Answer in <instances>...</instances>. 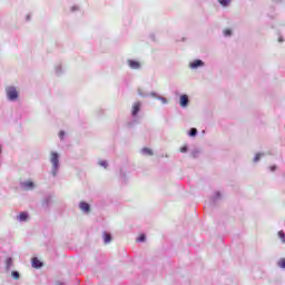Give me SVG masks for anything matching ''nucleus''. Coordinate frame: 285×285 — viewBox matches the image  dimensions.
<instances>
[{
	"mask_svg": "<svg viewBox=\"0 0 285 285\" xmlns=\"http://www.w3.org/2000/svg\"><path fill=\"white\" fill-rule=\"evenodd\" d=\"M50 161L53 166V175H57V170H59V154L52 151L51 157H50Z\"/></svg>",
	"mask_w": 285,
	"mask_h": 285,
	"instance_id": "f03ea898",
	"label": "nucleus"
},
{
	"mask_svg": "<svg viewBox=\"0 0 285 285\" xmlns=\"http://www.w3.org/2000/svg\"><path fill=\"white\" fill-rule=\"evenodd\" d=\"M22 186L26 188V190H30L32 188H35V183H32V180H28L22 183Z\"/></svg>",
	"mask_w": 285,
	"mask_h": 285,
	"instance_id": "6e6552de",
	"label": "nucleus"
},
{
	"mask_svg": "<svg viewBox=\"0 0 285 285\" xmlns=\"http://www.w3.org/2000/svg\"><path fill=\"white\" fill-rule=\"evenodd\" d=\"M79 208H80V210H82V213H90V204H88L86 202H81L79 204Z\"/></svg>",
	"mask_w": 285,
	"mask_h": 285,
	"instance_id": "39448f33",
	"label": "nucleus"
},
{
	"mask_svg": "<svg viewBox=\"0 0 285 285\" xmlns=\"http://www.w3.org/2000/svg\"><path fill=\"white\" fill-rule=\"evenodd\" d=\"M104 242L105 244H110L112 242V236H110V234L108 233H104Z\"/></svg>",
	"mask_w": 285,
	"mask_h": 285,
	"instance_id": "9d476101",
	"label": "nucleus"
},
{
	"mask_svg": "<svg viewBox=\"0 0 285 285\" xmlns=\"http://www.w3.org/2000/svg\"><path fill=\"white\" fill-rule=\"evenodd\" d=\"M31 266H32V268H41L43 266V263H41V261H39V258L35 257L31 261Z\"/></svg>",
	"mask_w": 285,
	"mask_h": 285,
	"instance_id": "423d86ee",
	"label": "nucleus"
},
{
	"mask_svg": "<svg viewBox=\"0 0 285 285\" xmlns=\"http://www.w3.org/2000/svg\"><path fill=\"white\" fill-rule=\"evenodd\" d=\"M262 158V154H256L254 157V161H258Z\"/></svg>",
	"mask_w": 285,
	"mask_h": 285,
	"instance_id": "4be33fe9",
	"label": "nucleus"
},
{
	"mask_svg": "<svg viewBox=\"0 0 285 285\" xmlns=\"http://www.w3.org/2000/svg\"><path fill=\"white\" fill-rule=\"evenodd\" d=\"M137 242H146V235H140Z\"/></svg>",
	"mask_w": 285,
	"mask_h": 285,
	"instance_id": "412c9836",
	"label": "nucleus"
},
{
	"mask_svg": "<svg viewBox=\"0 0 285 285\" xmlns=\"http://www.w3.org/2000/svg\"><path fill=\"white\" fill-rule=\"evenodd\" d=\"M278 266H281V268H285V258H282V259L278 262Z\"/></svg>",
	"mask_w": 285,
	"mask_h": 285,
	"instance_id": "6ab92c4d",
	"label": "nucleus"
},
{
	"mask_svg": "<svg viewBox=\"0 0 285 285\" xmlns=\"http://www.w3.org/2000/svg\"><path fill=\"white\" fill-rule=\"evenodd\" d=\"M6 92H7L8 99H10V101H14L19 98V92L17 91V88H14V87H7Z\"/></svg>",
	"mask_w": 285,
	"mask_h": 285,
	"instance_id": "f257e3e1",
	"label": "nucleus"
},
{
	"mask_svg": "<svg viewBox=\"0 0 285 285\" xmlns=\"http://www.w3.org/2000/svg\"><path fill=\"white\" fill-rule=\"evenodd\" d=\"M142 153H145V155H153V149L146 147L142 149Z\"/></svg>",
	"mask_w": 285,
	"mask_h": 285,
	"instance_id": "ddd939ff",
	"label": "nucleus"
},
{
	"mask_svg": "<svg viewBox=\"0 0 285 285\" xmlns=\"http://www.w3.org/2000/svg\"><path fill=\"white\" fill-rule=\"evenodd\" d=\"M63 135H66V132H63V131H60V132H59L60 139H63Z\"/></svg>",
	"mask_w": 285,
	"mask_h": 285,
	"instance_id": "b1692460",
	"label": "nucleus"
},
{
	"mask_svg": "<svg viewBox=\"0 0 285 285\" xmlns=\"http://www.w3.org/2000/svg\"><path fill=\"white\" fill-rule=\"evenodd\" d=\"M139 110H141V102L134 104L131 109L132 117H137V115L139 114Z\"/></svg>",
	"mask_w": 285,
	"mask_h": 285,
	"instance_id": "7ed1b4c3",
	"label": "nucleus"
},
{
	"mask_svg": "<svg viewBox=\"0 0 285 285\" xmlns=\"http://www.w3.org/2000/svg\"><path fill=\"white\" fill-rule=\"evenodd\" d=\"M18 219L20 222H26V219H28V213H26V212L20 213L18 216Z\"/></svg>",
	"mask_w": 285,
	"mask_h": 285,
	"instance_id": "9b49d317",
	"label": "nucleus"
},
{
	"mask_svg": "<svg viewBox=\"0 0 285 285\" xmlns=\"http://www.w3.org/2000/svg\"><path fill=\"white\" fill-rule=\"evenodd\" d=\"M278 237L282 239V243H285V234L283 232H278Z\"/></svg>",
	"mask_w": 285,
	"mask_h": 285,
	"instance_id": "f3484780",
	"label": "nucleus"
},
{
	"mask_svg": "<svg viewBox=\"0 0 285 285\" xmlns=\"http://www.w3.org/2000/svg\"><path fill=\"white\" fill-rule=\"evenodd\" d=\"M180 106L181 108H186V106H188V96L186 95L180 96Z\"/></svg>",
	"mask_w": 285,
	"mask_h": 285,
	"instance_id": "0eeeda50",
	"label": "nucleus"
},
{
	"mask_svg": "<svg viewBox=\"0 0 285 285\" xmlns=\"http://www.w3.org/2000/svg\"><path fill=\"white\" fill-rule=\"evenodd\" d=\"M190 68H199V66H204V61L202 60H194L193 62H190Z\"/></svg>",
	"mask_w": 285,
	"mask_h": 285,
	"instance_id": "1a4fd4ad",
	"label": "nucleus"
},
{
	"mask_svg": "<svg viewBox=\"0 0 285 285\" xmlns=\"http://www.w3.org/2000/svg\"><path fill=\"white\" fill-rule=\"evenodd\" d=\"M224 35L225 37H230L233 35V31L230 29H225Z\"/></svg>",
	"mask_w": 285,
	"mask_h": 285,
	"instance_id": "2eb2a0df",
	"label": "nucleus"
},
{
	"mask_svg": "<svg viewBox=\"0 0 285 285\" xmlns=\"http://www.w3.org/2000/svg\"><path fill=\"white\" fill-rule=\"evenodd\" d=\"M187 150H188V147H186V146L180 148V153H187Z\"/></svg>",
	"mask_w": 285,
	"mask_h": 285,
	"instance_id": "5701e85b",
	"label": "nucleus"
},
{
	"mask_svg": "<svg viewBox=\"0 0 285 285\" xmlns=\"http://www.w3.org/2000/svg\"><path fill=\"white\" fill-rule=\"evenodd\" d=\"M13 279H19V272H11Z\"/></svg>",
	"mask_w": 285,
	"mask_h": 285,
	"instance_id": "aec40b11",
	"label": "nucleus"
},
{
	"mask_svg": "<svg viewBox=\"0 0 285 285\" xmlns=\"http://www.w3.org/2000/svg\"><path fill=\"white\" fill-rule=\"evenodd\" d=\"M218 2L220 3V6H228V3H230V0H218Z\"/></svg>",
	"mask_w": 285,
	"mask_h": 285,
	"instance_id": "4468645a",
	"label": "nucleus"
},
{
	"mask_svg": "<svg viewBox=\"0 0 285 285\" xmlns=\"http://www.w3.org/2000/svg\"><path fill=\"white\" fill-rule=\"evenodd\" d=\"M99 166H102V168H108V163L106 160H100Z\"/></svg>",
	"mask_w": 285,
	"mask_h": 285,
	"instance_id": "a211bd4d",
	"label": "nucleus"
},
{
	"mask_svg": "<svg viewBox=\"0 0 285 285\" xmlns=\"http://www.w3.org/2000/svg\"><path fill=\"white\" fill-rule=\"evenodd\" d=\"M128 65L132 70H139L141 68V63L137 60H128Z\"/></svg>",
	"mask_w": 285,
	"mask_h": 285,
	"instance_id": "20e7f679",
	"label": "nucleus"
},
{
	"mask_svg": "<svg viewBox=\"0 0 285 285\" xmlns=\"http://www.w3.org/2000/svg\"><path fill=\"white\" fill-rule=\"evenodd\" d=\"M6 266H7V269L10 271V267L12 266V258H7Z\"/></svg>",
	"mask_w": 285,
	"mask_h": 285,
	"instance_id": "f8f14e48",
	"label": "nucleus"
},
{
	"mask_svg": "<svg viewBox=\"0 0 285 285\" xmlns=\"http://www.w3.org/2000/svg\"><path fill=\"white\" fill-rule=\"evenodd\" d=\"M197 135V129L191 128L189 131V137H195Z\"/></svg>",
	"mask_w": 285,
	"mask_h": 285,
	"instance_id": "dca6fc26",
	"label": "nucleus"
}]
</instances>
